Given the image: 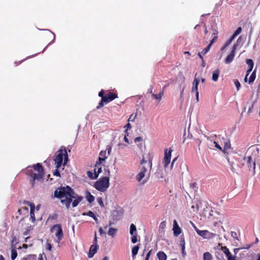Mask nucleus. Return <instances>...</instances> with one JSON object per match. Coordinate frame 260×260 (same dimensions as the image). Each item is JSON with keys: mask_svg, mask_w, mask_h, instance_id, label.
Here are the masks:
<instances>
[{"mask_svg": "<svg viewBox=\"0 0 260 260\" xmlns=\"http://www.w3.org/2000/svg\"><path fill=\"white\" fill-rule=\"evenodd\" d=\"M54 197L60 199L62 205L68 209L72 202L73 207H75L81 202L83 198L79 196L69 186L60 187L54 191Z\"/></svg>", "mask_w": 260, "mask_h": 260, "instance_id": "nucleus-1", "label": "nucleus"}, {"mask_svg": "<svg viewBox=\"0 0 260 260\" xmlns=\"http://www.w3.org/2000/svg\"><path fill=\"white\" fill-rule=\"evenodd\" d=\"M30 167L27 168V175L29 176V182L31 187H34L36 181L42 182L44 180V170L40 163L34 165L32 166L34 170L30 169Z\"/></svg>", "mask_w": 260, "mask_h": 260, "instance_id": "nucleus-2", "label": "nucleus"}, {"mask_svg": "<svg viewBox=\"0 0 260 260\" xmlns=\"http://www.w3.org/2000/svg\"><path fill=\"white\" fill-rule=\"evenodd\" d=\"M148 163L147 164V166H144V164H147V160L143 157L142 160L140 161V167L139 168L140 172L136 176V179L138 181L140 182L142 179L145 177V173L149 169L150 171L152 169V160L153 156L152 153H149L148 154Z\"/></svg>", "mask_w": 260, "mask_h": 260, "instance_id": "nucleus-3", "label": "nucleus"}, {"mask_svg": "<svg viewBox=\"0 0 260 260\" xmlns=\"http://www.w3.org/2000/svg\"><path fill=\"white\" fill-rule=\"evenodd\" d=\"M99 96L101 97L102 99L99 103L98 106L96 107V109H101L105 105L118 98V95L116 93L112 92H109L108 94L105 95V90L104 89H102L99 92Z\"/></svg>", "mask_w": 260, "mask_h": 260, "instance_id": "nucleus-4", "label": "nucleus"}, {"mask_svg": "<svg viewBox=\"0 0 260 260\" xmlns=\"http://www.w3.org/2000/svg\"><path fill=\"white\" fill-rule=\"evenodd\" d=\"M57 152L58 154L56 155L54 161L55 167L59 168L62 164L63 159H64L63 165L65 166L67 164L68 161V155L64 147H61Z\"/></svg>", "mask_w": 260, "mask_h": 260, "instance_id": "nucleus-5", "label": "nucleus"}, {"mask_svg": "<svg viewBox=\"0 0 260 260\" xmlns=\"http://www.w3.org/2000/svg\"><path fill=\"white\" fill-rule=\"evenodd\" d=\"M109 177L108 176H105L97 181L95 183L94 187L97 190L101 192H104L106 191L107 188L109 187Z\"/></svg>", "mask_w": 260, "mask_h": 260, "instance_id": "nucleus-6", "label": "nucleus"}, {"mask_svg": "<svg viewBox=\"0 0 260 260\" xmlns=\"http://www.w3.org/2000/svg\"><path fill=\"white\" fill-rule=\"evenodd\" d=\"M51 231L52 232H55V235L57 238V242L59 243L63 237V234L61 225L60 224L54 225L51 228Z\"/></svg>", "mask_w": 260, "mask_h": 260, "instance_id": "nucleus-7", "label": "nucleus"}, {"mask_svg": "<svg viewBox=\"0 0 260 260\" xmlns=\"http://www.w3.org/2000/svg\"><path fill=\"white\" fill-rule=\"evenodd\" d=\"M244 164L246 165L249 169V171L252 170H255V161L254 159L251 156L245 157L243 158Z\"/></svg>", "mask_w": 260, "mask_h": 260, "instance_id": "nucleus-8", "label": "nucleus"}, {"mask_svg": "<svg viewBox=\"0 0 260 260\" xmlns=\"http://www.w3.org/2000/svg\"><path fill=\"white\" fill-rule=\"evenodd\" d=\"M107 149L108 150V154H107L106 150L105 151H101L99 154V157L98 162L100 163H102L103 161L105 160V159L108 157V156L110 155V152L112 149L111 146H108V148Z\"/></svg>", "mask_w": 260, "mask_h": 260, "instance_id": "nucleus-9", "label": "nucleus"}, {"mask_svg": "<svg viewBox=\"0 0 260 260\" xmlns=\"http://www.w3.org/2000/svg\"><path fill=\"white\" fill-rule=\"evenodd\" d=\"M167 151L168 149H166L165 156L163 159V164L165 168H167L170 162L171 153L173 150L171 149H170L168 152Z\"/></svg>", "mask_w": 260, "mask_h": 260, "instance_id": "nucleus-10", "label": "nucleus"}, {"mask_svg": "<svg viewBox=\"0 0 260 260\" xmlns=\"http://www.w3.org/2000/svg\"><path fill=\"white\" fill-rule=\"evenodd\" d=\"M237 45L235 44L233 48L232 51L231 52L230 54L228 55L226 58L224 60V62L226 64L230 63L232 62V61L233 60L235 55V52L237 49Z\"/></svg>", "mask_w": 260, "mask_h": 260, "instance_id": "nucleus-11", "label": "nucleus"}, {"mask_svg": "<svg viewBox=\"0 0 260 260\" xmlns=\"http://www.w3.org/2000/svg\"><path fill=\"white\" fill-rule=\"evenodd\" d=\"M24 204L30 206V219H31V221L32 222H35L36 221V218H35V213H34L35 210V204L29 202V201H24Z\"/></svg>", "mask_w": 260, "mask_h": 260, "instance_id": "nucleus-12", "label": "nucleus"}, {"mask_svg": "<svg viewBox=\"0 0 260 260\" xmlns=\"http://www.w3.org/2000/svg\"><path fill=\"white\" fill-rule=\"evenodd\" d=\"M221 250L225 254L228 260H237L235 255L233 256L228 248L226 246H222Z\"/></svg>", "mask_w": 260, "mask_h": 260, "instance_id": "nucleus-13", "label": "nucleus"}, {"mask_svg": "<svg viewBox=\"0 0 260 260\" xmlns=\"http://www.w3.org/2000/svg\"><path fill=\"white\" fill-rule=\"evenodd\" d=\"M246 62L248 64V69L247 70V71L246 72V76H245V79H244V81H245V82H247V76L252 71V70L253 69V66H254L253 61V60L251 59H246Z\"/></svg>", "mask_w": 260, "mask_h": 260, "instance_id": "nucleus-14", "label": "nucleus"}, {"mask_svg": "<svg viewBox=\"0 0 260 260\" xmlns=\"http://www.w3.org/2000/svg\"><path fill=\"white\" fill-rule=\"evenodd\" d=\"M28 213V209L26 207H22L19 209L16 214V218H19V215H23L24 217L21 219H23L25 216L27 215Z\"/></svg>", "mask_w": 260, "mask_h": 260, "instance_id": "nucleus-15", "label": "nucleus"}, {"mask_svg": "<svg viewBox=\"0 0 260 260\" xmlns=\"http://www.w3.org/2000/svg\"><path fill=\"white\" fill-rule=\"evenodd\" d=\"M173 234L174 236H178L181 233V229L178 225L177 222L176 220L173 221Z\"/></svg>", "mask_w": 260, "mask_h": 260, "instance_id": "nucleus-16", "label": "nucleus"}, {"mask_svg": "<svg viewBox=\"0 0 260 260\" xmlns=\"http://www.w3.org/2000/svg\"><path fill=\"white\" fill-rule=\"evenodd\" d=\"M98 248L99 246L98 245H91L89 248V251L88 253V256L89 258L92 257L93 255L97 252Z\"/></svg>", "mask_w": 260, "mask_h": 260, "instance_id": "nucleus-17", "label": "nucleus"}, {"mask_svg": "<svg viewBox=\"0 0 260 260\" xmlns=\"http://www.w3.org/2000/svg\"><path fill=\"white\" fill-rule=\"evenodd\" d=\"M101 164L102 163H100V162L96 161V163L95 165V167L94 169V178H98L99 174L102 172Z\"/></svg>", "mask_w": 260, "mask_h": 260, "instance_id": "nucleus-18", "label": "nucleus"}, {"mask_svg": "<svg viewBox=\"0 0 260 260\" xmlns=\"http://www.w3.org/2000/svg\"><path fill=\"white\" fill-rule=\"evenodd\" d=\"M165 87L166 86L162 88V89L159 92V94H154V93H152V97L154 99H155L156 100H157L158 102H159L161 100L162 96H163V95L164 94Z\"/></svg>", "mask_w": 260, "mask_h": 260, "instance_id": "nucleus-19", "label": "nucleus"}, {"mask_svg": "<svg viewBox=\"0 0 260 260\" xmlns=\"http://www.w3.org/2000/svg\"><path fill=\"white\" fill-rule=\"evenodd\" d=\"M194 228L197 234L202 237L205 238L207 234L209 233L207 230H200L194 225Z\"/></svg>", "mask_w": 260, "mask_h": 260, "instance_id": "nucleus-20", "label": "nucleus"}, {"mask_svg": "<svg viewBox=\"0 0 260 260\" xmlns=\"http://www.w3.org/2000/svg\"><path fill=\"white\" fill-rule=\"evenodd\" d=\"M220 74V70L219 69H217L215 70L212 73V79L213 81L216 82L218 80L219 75Z\"/></svg>", "mask_w": 260, "mask_h": 260, "instance_id": "nucleus-21", "label": "nucleus"}, {"mask_svg": "<svg viewBox=\"0 0 260 260\" xmlns=\"http://www.w3.org/2000/svg\"><path fill=\"white\" fill-rule=\"evenodd\" d=\"M157 256L158 258V260H166L167 259V255L163 251H159L157 253Z\"/></svg>", "mask_w": 260, "mask_h": 260, "instance_id": "nucleus-22", "label": "nucleus"}, {"mask_svg": "<svg viewBox=\"0 0 260 260\" xmlns=\"http://www.w3.org/2000/svg\"><path fill=\"white\" fill-rule=\"evenodd\" d=\"M255 78H256V71H255V70H254L252 73V74H251V75L249 77V80H248V83L249 84H251L255 80Z\"/></svg>", "mask_w": 260, "mask_h": 260, "instance_id": "nucleus-23", "label": "nucleus"}, {"mask_svg": "<svg viewBox=\"0 0 260 260\" xmlns=\"http://www.w3.org/2000/svg\"><path fill=\"white\" fill-rule=\"evenodd\" d=\"M117 231V229H115L113 228H110L109 229V231L108 232V235L112 236V237H114L115 236Z\"/></svg>", "mask_w": 260, "mask_h": 260, "instance_id": "nucleus-24", "label": "nucleus"}, {"mask_svg": "<svg viewBox=\"0 0 260 260\" xmlns=\"http://www.w3.org/2000/svg\"><path fill=\"white\" fill-rule=\"evenodd\" d=\"M204 260H212L213 257L212 254L209 252H206L203 255Z\"/></svg>", "mask_w": 260, "mask_h": 260, "instance_id": "nucleus-25", "label": "nucleus"}, {"mask_svg": "<svg viewBox=\"0 0 260 260\" xmlns=\"http://www.w3.org/2000/svg\"><path fill=\"white\" fill-rule=\"evenodd\" d=\"M139 246H140V244L137 245L136 246H135L133 248L132 251L133 256H135L137 254L138 250H139V248H140Z\"/></svg>", "mask_w": 260, "mask_h": 260, "instance_id": "nucleus-26", "label": "nucleus"}, {"mask_svg": "<svg viewBox=\"0 0 260 260\" xmlns=\"http://www.w3.org/2000/svg\"><path fill=\"white\" fill-rule=\"evenodd\" d=\"M198 87L196 86H192V89H191V92H196V99L197 101H199V92L198 91Z\"/></svg>", "mask_w": 260, "mask_h": 260, "instance_id": "nucleus-27", "label": "nucleus"}, {"mask_svg": "<svg viewBox=\"0 0 260 260\" xmlns=\"http://www.w3.org/2000/svg\"><path fill=\"white\" fill-rule=\"evenodd\" d=\"M135 233H137V229L136 226L132 223L130 225V234L131 235H133Z\"/></svg>", "mask_w": 260, "mask_h": 260, "instance_id": "nucleus-28", "label": "nucleus"}, {"mask_svg": "<svg viewBox=\"0 0 260 260\" xmlns=\"http://www.w3.org/2000/svg\"><path fill=\"white\" fill-rule=\"evenodd\" d=\"M17 256V252L15 248H13L11 250V259L14 260Z\"/></svg>", "mask_w": 260, "mask_h": 260, "instance_id": "nucleus-29", "label": "nucleus"}, {"mask_svg": "<svg viewBox=\"0 0 260 260\" xmlns=\"http://www.w3.org/2000/svg\"><path fill=\"white\" fill-rule=\"evenodd\" d=\"M86 199L90 203L93 202L94 200V197L90 192H88Z\"/></svg>", "mask_w": 260, "mask_h": 260, "instance_id": "nucleus-30", "label": "nucleus"}, {"mask_svg": "<svg viewBox=\"0 0 260 260\" xmlns=\"http://www.w3.org/2000/svg\"><path fill=\"white\" fill-rule=\"evenodd\" d=\"M241 31L242 28L241 27H239L235 31V32L234 33L232 37L235 38L237 35L241 33Z\"/></svg>", "mask_w": 260, "mask_h": 260, "instance_id": "nucleus-31", "label": "nucleus"}, {"mask_svg": "<svg viewBox=\"0 0 260 260\" xmlns=\"http://www.w3.org/2000/svg\"><path fill=\"white\" fill-rule=\"evenodd\" d=\"M231 236L233 238L234 240H239V234H238L236 232L232 231L231 233Z\"/></svg>", "mask_w": 260, "mask_h": 260, "instance_id": "nucleus-32", "label": "nucleus"}, {"mask_svg": "<svg viewBox=\"0 0 260 260\" xmlns=\"http://www.w3.org/2000/svg\"><path fill=\"white\" fill-rule=\"evenodd\" d=\"M132 237L131 239L132 242L133 243H136L138 240H137V233H135L133 235H132Z\"/></svg>", "mask_w": 260, "mask_h": 260, "instance_id": "nucleus-33", "label": "nucleus"}, {"mask_svg": "<svg viewBox=\"0 0 260 260\" xmlns=\"http://www.w3.org/2000/svg\"><path fill=\"white\" fill-rule=\"evenodd\" d=\"M211 47V46L208 45V46L202 51V54L205 55L206 53H207L209 51Z\"/></svg>", "mask_w": 260, "mask_h": 260, "instance_id": "nucleus-34", "label": "nucleus"}, {"mask_svg": "<svg viewBox=\"0 0 260 260\" xmlns=\"http://www.w3.org/2000/svg\"><path fill=\"white\" fill-rule=\"evenodd\" d=\"M87 175L90 179H95L97 178H94V174H93V173L90 171L87 172Z\"/></svg>", "mask_w": 260, "mask_h": 260, "instance_id": "nucleus-35", "label": "nucleus"}, {"mask_svg": "<svg viewBox=\"0 0 260 260\" xmlns=\"http://www.w3.org/2000/svg\"><path fill=\"white\" fill-rule=\"evenodd\" d=\"M83 215H86L91 217L92 218H93L95 216L93 212H92L91 211H89L86 213H83Z\"/></svg>", "mask_w": 260, "mask_h": 260, "instance_id": "nucleus-36", "label": "nucleus"}, {"mask_svg": "<svg viewBox=\"0 0 260 260\" xmlns=\"http://www.w3.org/2000/svg\"><path fill=\"white\" fill-rule=\"evenodd\" d=\"M35 255L32 254L27 255L26 257H23L22 260H30L32 258L34 259Z\"/></svg>", "mask_w": 260, "mask_h": 260, "instance_id": "nucleus-37", "label": "nucleus"}, {"mask_svg": "<svg viewBox=\"0 0 260 260\" xmlns=\"http://www.w3.org/2000/svg\"><path fill=\"white\" fill-rule=\"evenodd\" d=\"M59 168H56V169L54 171L53 174L54 176H56L57 177H60V174L59 173V171L58 170Z\"/></svg>", "mask_w": 260, "mask_h": 260, "instance_id": "nucleus-38", "label": "nucleus"}, {"mask_svg": "<svg viewBox=\"0 0 260 260\" xmlns=\"http://www.w3.org/2000/svg\"><path fill=\"white\" fill-rule=\"evenodd\" d=\"M180 246L182 245L185 246V239L183 236H182L180 238Z\"/></svg>", "mask_w": 260, "mask_h": 260, "instance_id": "nucleus-39", "label": "nucleus"}, {"mask_svg": "<svg viewBox=\"0 0 260 260\" xmlns=\"http://www.w3.org/2000/svg\"><path fill=\"white\" fill-rule=\"evenodd\" d=\"M199 83V80L198 79H197L196 78V77H195L192 83V86H198Z\"/></svg>", "mask_w": 260, "mask_h": 260, "instance_id": "nucleus-40", "label": "nucleus"}, {"mask_svg": "<svg viewBox=\"0 0 260 260\" xmlns=\"http://www.w3.org/2000/svg\"><path fill=\"white\" fill-rule=\"evenodd\" d=\"M235 82V86L237 88V90H239V88L241 86V84H240V83L239 82V81L238 80H236L234 81Z\"/></svg>", "mask_w": 260, "mask_h": 260, "instance_id": "nucleus-41", "label": "nucleus"}, {"mask_svg": "<svg viewBox=\"0 0 260 260\" xmlns=\"http://www.w3.org/2000/svg\"><path fill=\"white\" fill-rule=\"evenodd\" d=\"M217 38H218V37L217 36H214V37L212 39V40L210 41V43H209V45H210V46H212L213 44L216 42L217 40Z\"/></svg>", "mask_w": 260, "mask_h": 260, "instance_id": "nucleus-42", "label": "nucleus"}, {"mask_svg": "<svg viewBox=\"0 0 260 260\" xmlns=\"http://www.w3.org/2000/svg\"><path fill=\"white\" fill-rule=\"evenodd\" d=\"M254 104H255V102H253V103L252 104L251 106L249 107V108L248 110V112H247V114L248 115H249L252 112V110L254 108Z\"/></svg>", "mask_w": 260, "mask_h": 260, "instance_id": "nucleus-43", "label": "nucleus"}, {"mask_svg": "<svg viewBox=\"0 0 260 260\" xmlns=\"http://www.w3.org/2000/svg\"><path fill=\"white\" fill-rule=\"evenodd\" d=\"M234 38L231 37L230 38V39L229 40H228L224 44V45H225V47H228L231 43V42H232V41L234 40Z\"/></svg>", "mask_w": 260, "mask_h": 260, "instance_id": "nucleus-44", "label": "nucleus"}, {"mask_svg": "<svg viewBox=\"0 0 260 260\" xmlns=\"http://www.w3.org/2000/svg\"><path fill=\"white\" fill-rule=\"evenodd\" d=\"M97 200H98V202L99 204L100 205V206L102 207H104V203L103 202V200H102V198H98Z\"/></svg>", "mask_w": 260, "mask_h": 260, "instance_id": "nucleus-45", "label": "nucleus"}, {"mask_svg": "<svg viewBox=\"0 0 260 260\" xmlns=\"http://www.w3.org/2000/svg\"><path fill=\"white\" fill-rule=\"evenodd\" d=\"M136 117H137V114H136L135 116H133V114H132L128 118V121H134L135 120V119H136Z\"/></svg>", "mask_w": 260, "mask_h": 260, "instance_id": "nucleus-46", "label": "nucleus"}, {"mask_svg": "<svg viewBox=\"0 0 260 260\" xmlns=\"http://www.w3.org/2000/svg\"><path fill=\"white\" fill-rule=\"evenodd\" d=\"M152 249H151V250H150L149 251V252L147 253L145 260H149V257H150V256L151 253V252H152Z\"/></svg>", "mask_w": 260, "mask_h": 260, "instance_id": "nucleus-47", "label": "nucleus"}, {"mask_svg": "<svg viewBox=\"0 0 260 260\" xmlns=\"http://www.w3.org/2000/svg\"><path fill=\"white\" fill-rule=\"evenodd\" d=\"M143 139L142 137H136L135 139V142L136 143V142H139V141H142Z\"/></svg>", "mask_w": 260, "mask_h": 260, "instance_id": "nucleus-48", "label": "nucleus"}, {"mask_svg": "<svg viewBox=\"0 0 260 260\" xmlns=\"http://www.w3.org/2000/svg\"><path fill=\"white\" fill-rule=\"evenodd\" d=\"M214 144H215V147L218 149L219 150H222V148L220 147V146L219 145H218L217 144V143H216V142H214Z\"/></svg>", "mask_w": 260, "mask_h": 260, "instance_id": "nucleus-49", "label": "nucleus"}, {"mask_svg": "<svg viewBox=\"0 0 260 260\" xmlns=\"http://www.w3.org/2000/svg\"><path fill=\"white\" fill-rule=\"evenodd\" d=\"M93 244L97 245V237H96V232L95 233V234H94V240H93Z\"/></svg>", "mask_w": 260, "mask_h": 260, "instance_id": "nucleus-50", "label": "nucleus"}, {"mask_svg": "<svg viewBox=\"0 0 260 260\" xmlns=\"http://www.w3.org/2000/svg\"><path fill=\"white\" fill-rule=\"evenodd\" d=\"M58 218V215L56 213L53 214L52 216L51 217V218L52 219H56Z\"/></svg>", "mask_w": 260, "mask_h": 260, "instance_id": "nucleus-51", "label": "nucleus"}, {"mask_svg": "<svg viewBox=\"0 0 260 260\" xmlns=\"http://www.w3.org/2000/svg\"><path fill=\"white\" fill-rule=\"evenodd\" d=\"M46 248H47L48 250H49V251H50V250H51L52 246H51V244H50V243H48L47 244V247H46Z\"/></svg>", "mask_w": 260, "mask_h": 260, "instance_id": "nucleus-52", "label": "nucleus"}, {"mask_svg": "<svg viewBox=\"0 0 260 260\" xmlns=\"http://www.w3.org/2000/svg\"><path fill=\"white\" fill-rule=\"evenodd\" d=\"M202 52H199L198 53V56H199V57L202 59V61L203 62V63H204V58H203V57L202 55Z\"/></svg>", "mask_w": 260, "mask_h": 260, "instance_id": "nucleus-53", "label": "nucleus"}, {"mask_svg": "<svg viewBox=\"0 0 260 260\" xmlns=\"http://www.w3.org/2000/svg\"><path fill=\"white\" fill-rule=\"evenodd\" d=\"M124 141L127 144L129 143V141H128V138H127L126 137V135H124Z\"/></svg>", "mask_w": 260, "mask_h": 260, "instance_id": "nucleus-54", "label": "nucleus"}, {"mask_svg": "<svg viewBox=\"0 0 260 260\" xmlns=\"http://www.w3.org/2000/svg\"><path fill=\"white\" fill-rule=\"evenodd\" d=\"M99 232H100V234H101V235H102V234H105V233H104V231H103V228H101H101H100V229H99Z\"/></svg>", "mask_w": 260, "mask_h": 260, "instance_id": "nucleus-55", "label": "nucleus"}, {"mask_svg": "<svg viewBox=\"0 0 260 260\" xmlns=\"http://www.w3.org/2000/svg\"><path fill=\"white\" fill-rule=\"evenodd\" d=\"M177 157H175L173 159L172 162V164H171V168H172L173 165H174V164L175 162V161L177 160Z\"/></svg>", "mask_w": 260, "mask_h": 260, "instance_id": "nucleus-56", "label": "nucleus"}, {"mask_svg": "<svg viewBox=\"0 0 260 260\" xmlns=\"http://www.w3.org/2000/svg\"><path fill=\"white\" fill-rule=\"evenodd\" d=\"M125 127H126V129L127 130L128 129H129V128H131V124H130L129 123H128L126 125Z\"/></svg>", "mask_w": 260, "mask_h": 260, "instance_id": "nucleus-57", "label": "nucleus"}, {"mask_svg": "<svg viewBox=\"0 0 260 260\" xmlns=\"http://www.w3.org/2000/svg\"><path fill=\"white\" fill-rule=\"evenodd\" d=\"M93 219L94 220V221H95V222H96V223H98V218H97L95 216H94L93 217Z\"/></svg>", "mask_w": 260, "mask_h": 260, "instance_id": "nucleus-58", "label": "nucleus"}, {"mask_svg": "<svg viewBox=\"0 0 260 260\" xmlns=\"http://www.w3.org/2000/svg\"><path fill=\"white\" fill-rule=\"evenodd\" d=\"M182 251V254L183 256H186V252H185V250H184V251Z\"/></svg>", "mask_w": 260, "mask_h": 260, "instance_id": "nucleus-59", "label": "nucleus"}, {"mask_svg": "<svg viewBox=\"0 0 260 260\" xmlns=\"http://www.w3.org/2000/svg\"><path fill=\"white\" fill-rule=\"evenodd\" d=\"M109 257L107 256H105L102 260H109Z\"/></svg>", "mask_w": 260, "mask_h": 260, "instance_id": "nucleus-60", "label": "nucleus"}, {"mask_svg": "<svg viewBox=\"0 0 260 260\" xmlns=\"http://www.w3.org/2000/svg\"><path fill=\"white\" fill-rule=\"evenodd\" d=\"M181 248V251H184L185 250V245H182L181 246H180Z\"/></svg>", "mask_w": 260, "mask_h": 260, "instance_id": "nucleus-61", "label": "nucleus"}, {"mask_svg": "<svg viewBox=\"0 0 260 260\" xmlns=\"http://www.w3.org/2000/svg\"><path fill=\"white\" fill-rule=\"evenodd\" d=\"M217 34H218V31L217 30H215L213 32V35L217 36Z\"/></svg>", "mask_w": 260, "mask_h": 260, "instance_id": "nucleus-62", "label": "nucleus"}, {"mask_svg": "<svg viewBox=\"0 0 260 260\" xmlns=\"http://www.w3.org/2000/svg\"><path fill=\"white\" fill-rule=\"evenodd\" d=\"M124 134H125V135H126V137H127V136H128V132H127V129H126V130L124 131Z\"/></svg>", "mask_w": 260, "mask_h": 260, "instance_id": "nucleus-63", "label": "nucleus"}, {"mask_svg": "<svg viewBox=\"0 0 260 260\" xmlns=\"http://www.w3.org/2000/svg\"><path fill=\"white\" fill-rule=\"evenodd\" d=\"M0 260H5L4 257L2 255H0Z\"/></svg>", "mask_w": 260, "mask_h": 260, "instance_id": "nucleus-64", "label": "nucleus"}]
</instances>
